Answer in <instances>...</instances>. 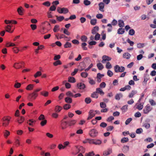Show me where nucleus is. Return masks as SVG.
<instances>
[{
	"mask_svg": "<svg viewBox=\"0 0 156 156\" xmlns=\"http://www.w3.org/2000/svg\"><path fill=\"white\" fill-rule=\"evenodd\" d=\"M24 65V62L22 61L15 62L13 65V67L16 69H21Z\"/></svg>",
	"mask_w": 156,
	"mask_h": 156,
	"instance_id": "f257e3e1",
	"label": "nucleus"
},
{
	"mask_svg": "<svg viewBox=\"0 0 156 156\" xmlns=\"http://www.w3.org/2000/svg\"><path fill=\"white\" fill-rule=\"evenodd\" d=\"M38 95V93H36L33 91L32 93L29 94L28 98L30 101H33L36 99Z\"/></svg>",
	"mask_w": 156,
	"mask_h": 156,
	"instance_id": "f03ea898",
	"label": "nucleus"
},
{
	"mask_svg": "<svg viewBox=\"0 0 156 156\" xmlns=\"http://www.w3.org/2000/svg\"><path fill=\"white\" fill-rule=\"evenodd\" d=\"M114 70L115 72H123L125 70V68L123 66H119L118 65H116L114 66Z\"/></svg>",
	"mask_w": 156,
	"mask_h": 156,
	"instance_id": "7ed1b4c3",
	"label": "nucleus"
},
{
	"mask_svg": "<svg viewBox=\"0 0 156 156\" xmlns=\"http://www.w3.org/2000/svg\"><path fill=\"white\" fill-rule=\"evenodd\" d=\"M152 109V108L149 105H147L144 108L143 110L144 114H148Z\"/></svg>",
	"mask_w": 156,
	"mask_h": 156,
	"instance_id": "20e7f679",
	"label": "nucleus"
},
{
	"mask_svg": "<svg viewBox=\"0 0 156 156\" xmlns=\"http://www.w3.org/2000/svg\"><path fill=\"white\" fill-rule=\"evenodd\" d=\"M81 150H83V151H82V152H84V148L82 147H77L75 150L73 151L72 154L75 155L79 153Z\"/></svg>",
	"mask_w": 156,
	"mask_h": 156,
	"instance_id": "39448f33",
	"label": "nucleus"
},
{
	"mask_svg": "<svg viewBox=\"0 0 156 156\" xmlns=\"http://www.w3.org/2000/svg\"><path fill=\"white\" fill-rule=\"evenodd\" d=\"M5 31L9 33H12L13 32L14 28H12V24H9L5 27Z\"/></svg>",
	"mask_w": 156,
	"mask_h": 156,
	"instance_id": "423d86ee",
	"label": "nucleus"
},
{
	"mask_svg": "<svg viewBox=\"0 0 156 156\" xmlns=\"http://www.w3.org/2000/svg\"><path fill=\"white\" fill-rule=\"evenodd\" d=\"M89 134L91 137H94L97 136L98 132L96 129H93L90 131Z\"/></svg>",
	"mask_w": 156,
	"mask_h": 156,
	"instance_id": "0eeeda50",
	"label": "nucleus"
},
{
	"mask_svg": "<svg viewBox=\"0 0 156 156\" xmlns=\"http://www.w3.org/2000/svg\"><path fill=\"white\" fill-rule=\"evenodd\" d=\"M97 112L96 111H94V110H91L90 111L89 113L88 116L87 118V120H89L91 119L96 114Z\"/></svg>",
	"mask_w": 156,
	"mask_h": 156,
	"instance_id": "6e6552de",
	"label": "nucleus"
},
{
	"mask_svg": "<svg viewBox=\"0 0 156 156\" xmlns=\"http://www.w3.org/2000/svg\"><path fill=\"white\" fill-rule=\"evenodd\" d=\"M102 60L101 62L104 63L107 62H108L110 61L112 58L111 57L106 55H104L102 57Z\"/></svg>",
	"mask_w": 156,
	"mask_h": 156,
	"instance_id": "1a4fd4ad",
	"label": "nucleus"
},
{
	"mask_svg": "<svg viewBox=\"0 0 156 156\" xmlns=\"http://www.w3.org/2000/svg\"><path fill=\"white\" fill-rule=\"evenodd\" d=\"M20 137L17 136L14 138V145L16 147H18L20 145Z\"/></svg>",
	"mask_w": 156,
	"mask_h": 156,
	"instance_id": "9d476101",
	"label": "nucleus"
},
{
	"mask_svg": "<svg viewBox=\"0 0 156 156\" xmlns=\"http://www.w3.org/2000/svg\"><path fill=\"white\" fill-rule=\"evenodd\" d=\"M61 127L62 129H66L67 127V123L66 121H62L61 124Z\"/></svg>",
	"mask_w": 156,
	"mask_h": 156,
	"instance_id": "9b49d317",
	"label": "nucleus"
},
{
	"mask_svg": "<svg viewBox=\"0 0 156 156\" xmlns=\"http://www.w3.org/2000/svg\"><path fill=\"white\" fill-rule=\"evenodd\" d=\"M91 144H95L96 145H99L101 143V141L99 140L91 139Z\"/></svg>",
	"mask_w": 156,
	"mask_h": 156,
	"instance_id": "f8f14e48",
	"label": "nucleus"
},
{
	"mask_svg": "<svg viewBox=\"0 0 156 156\" xmlns=\"http://www.w3.org/2000/svg\"><path fill=\"white\" fill-rule=\"evenodd\" d=\"M99 9L101 12H104V3L103 2H101L98 4Z\"/></svg>",
	"mask_w": 156,
	"mask_h": 156,
	"instance_id": "ddd939ff",
	"label": "nucleus"
},
{
	"mask_svg": "<svg viewBox=\"0 0 156 156\" xmlns=\"http://www.w3.org/2000/svg\"><path fill=\"white\" fill-rule=\"evenodd\" d=\"M17 12L19 15H23V14L24 9L22 7L20 6L17 9Z\"/></svg>",
	"mask_w": 156,
	"mask_h": 156,
	"instance_id": "4468645a",
	"label": "nucleus"
},
{
	"mask_svg": "<svg viewBox=\"0 0 156 156\" xmlns=\"http://www.w3.org/2000/svg\"><path fill=\"white\" fill-rule=\"evenodd\" d=\"M12 119V117L9 115L5 116L3 117V118L2 119V121H7L8 122H10V120Z\"/></svg>",
	"mask_w": 156,
	"mask_h": 156,
	"instance_id": "2eb2a0df",
	"label": "nucleus"
},
{
	"mask_svg": "<svg viewBox=\"0 0 156 156\" xmlns=\"http://www.w3.org/2000/svg\"><path fill=\"white\" fill-rule=\"evenodd\" d=\"M24 120V117L22 116L19 117L16 119L17 122L20 124L23 123Z\"/></svg>",
	"mask_w": 156,
	"mask_h": 156,
	"instance_id": "dca6fc26",
	"label": "nucleus"
},
{
	"mask_svg": "<svg viewBox=\"0 0 156 156\" xmlns=\"http://www.w3.org/2000/svg\"><path fill=\"white\" fill-rule=\"evenodd\" d=\"M40 95L44 97H47L49 95V92L46 90H43L40 93Z\"/></svg>",
	"mask_w": 156,
	"mask_h": 156,
	"instance_id": "f3484780",
	"label": "nucleus"
},
{
	"mask_svg": "<svg viewBox=\"0 0 156 156\" xmlns=\"http://www.w3.org/2000/svg\"><path fill=\"white\" fill-rule=\"evenodd\" d=\"M77 87L78 88L80 89H83L85 88V86L83 83H78L77 84Z\"/></svg>",
	"mask_w": 156,
	"mask_h": 156,
	"instance_id": "a211bd4d",
	"label": "nucleus"
},
{
	"mask_svg": "<svg viewBox=\"0 0 156 156\" xmlns=\"http://www.w3.org/2000/svg\"><path fill=\"white\" fill-rule=\"evenodd\" d=\"M137 93V91L136 90H133L131 92L129 93L128 95V97L129 98H132L133 97V96L136 94Z\"/></svg>",
	"mask_w": 156,
	"mask_h": 156,
	"instance_id": "6ab92c4d",
	"label": "nucleus"
},
{
	"mask_svg": "<svg viewBox=\"0 0 156 156\" xmlns=\"http://www.w3.org/2000/svg\"><path fill=\"white\" fill-rule=\"evenodd\" d=\"M34 87V85L33 84H29L26 87V89L27 90H31Z\"/></svg>",
	"mask_w": 156,
	"mask_h": 156,
	"instance_id": "aec40b11",
	"label": "nucleus"
},
{
	"mask_svg": "<svg viewBox=\"0 0 156 156\" xmlns=\"http://www.w3.org/2000/svg\"><path fill=\"white\" fill-rule=\"evenodd\" d=\"M4 136L5 138H7L10 135V132L8 130H5L4 132Z\"/></svg>",
	"mask_w": 156,
	"mask_h": 156,
	"instance_id": "412c9836",
	"label": "nucleus"
},
{
	"mask_svg": "<svg viewBox=\"0 0 156 156\" xmlns=\"http://www.w3.org/2000/svg\"><path fill=\"white\" fill-rule=\"evenodd\" d=\"M62 109V107L60 106L57 105L55 108V111L56 112H59Z\"/></svg>",
	"mask_w": 156,
	"mask_h": 156,
	"instance_id": "4be33fe9",
	"label": "nucleus"
},
{
	"mask_svg": "<svg viewBox=\"0 0 156 156\" xmlns=\"http://www.w3.org/2000/svg\"><path fill=\"white\" fill-rule=\"evenodd\" d=\"M104 76V75L101 74L100 73H98L97 76V80L98 82H100L101 81V78Z\"/></svg>",
	"mask_w": 156,
	"mask_h": 156,
	"instance_id": "5701e85b",
	"label": "nucleus"
},
{
	"mask_svg": "<svg viewBox=\"0 0 156 156\" xmlns=\"http://www.w3.org/2000/svg\"><path fill=\"white\" fill-rule=\"evenodd\" d=\"M97 93L100 94L101 95H103L104 94V92L103 91V90L100 88H97L96 90Z\"/></svg>",
	"mask_w": 156,
	"mask_h": 156,
	"instance_id": "b1692460",
	"label": "nucleus"
},
{
	"mask_svg": "<svg viewBox=\"0 0 156 156\" xmlns=\"http://www.w3.org/2000/svg\"><path fill=\"white\" fill-rule=\"evenodd\" d=\"M131 55L128 53H125L123 55V57L126 59H129L130 58Z\"/></svg>",
	"mask_w": 156,
	"mask_h": 156,
	"instance_id": "393cba45",
	"label": "nucleus"
},
{
	"mask_svg": "<svg viewBox=\"0 0 156 156\" xmlns=\"http://www.w3.org/2000/svg\"><path fill=\"white\" fill-rule=\"evenodd\" d=\"M68 81L69 82L71 83H74L76 82L75 78L73 77H69L68 78Z\"/></svg>",
	"mask_w": 156,
	"mask_h": 156,
	"instance_id": "a878e982",
	"label": "nucleus"
},
{
	"mask_svg": "<svg viewBox=\"0 0 156 156\" xmlns=\"http://www.w3.org/2000/svg\"><path fill=\"white\" fill-rule=\"evenodd\" d=\"M16 45V44L14 43L11 42H9L6 43V44L5 46L7 47H10L14 46H15Z\"/></svg>",
	"mask_w": 156,
	"mask_h": 156,
	"instance_id": "bb28decb",
	"label": "nucleus"
},
{
	"mask_svg": "<svg viewBox=\"0 0 156 156\" xmlns=\"http://www.w3.org/2000/svg\"><path fill=\"white\" fill-rule=\"evenodd\" d=\"M35 122V121L33 119H30L28 121L27 123L30 126H33Z\"/></svg>",
	"mask_w": 156,
	"mask_h": 156,
	"instance_id": "cd10ccee",
	"label": "nucleus"
},
{
	"mask_svg": "<svg viewBox=\"0 0 156 156\" xmlns=\"http://www.w3.org/2000/svg\"><path fill=\"white\" fill-rule=\"evenodd\" d=\"M21 84L20 83L17 82L16 81L14 85V87L15 88H18L21 87Z\"/></svg>",
	"mask_w": 156,
	"mask_h": 156,
	"instance_id": "c85d7f7f",
	"label": "nucleus"
},
{
	"mask_svg": "<svg viewBox=\"0 0 156 156\" xmlns=\"http://www.w3.org/2000/svg\"><path fill=\"white\" fill-rule=\"evenodd\" d=\"M41 72L40 71H37L35 74L34 75V76L35 78L40 76L41 75Z\"/></svg>",
	"mask_w": 156,
	"mask_h": 156,
	"instance_id": "c756f323",
	"label": "nucleus"
},
{
	"mask_svg": "<svg viewBox=\"0 0 156 156\" xmlns=\"http://www.w3.org/2000/svg\"><path fill=\"white\" fill-rule=\"evenodd\" d=\"M60 29L59 26L58 25H56L55 26L53 30L54 32H56L59 30Z\"/></svg>",
	"mask_w": 156,
	"mask_h": 156,
	"instance_id": "7c9ffc66",
	"label": "nucleus"
},
{
	"mask_svg": "<svg viewBox=\"0 0 156 156\" xmlns=\"http://www.w3.org/2000/svg\"><path fill=\"white\" fill-rule=\"evenodd\" d=\"M122 94H118L115 95V98L117 100H119L120 99V98L122 97Z\"/></svg>",
	"mask_w": 156,
	"mask_h": 156,
	"instance_id": "2f4dec72",
	"label": "nucleus"
},
{
	"mask_svg": "<svg viewBox=\"0 0 156 156\" xmlns=\"http://www.w3.org/2000/svg\"><path fill=\"white\" fill-rule=\"evenodd\" d=\"M97 66L98 69L100 70H101L104 68L103 65L101 63L97 64Z\"/></svg>",
	"mask_w": 156,
	"mask_h": 156,
	"instance_id": "473e14b6",
	"label": "nucleus"
},
{
	"mask_svg": "<svg viewBox=\"0 0 156 156\" xmlns=\"http://www.w3.org/2000/svg\"><path fill=\"white\" fill-rule=\"evenodd\" d=\"M76 120H72L69 122V125L70 126H73L76 124Z\"/></svg>",
	"mask_w": 156,
	"mask_h": 156,
	"instance_id": "72a5a7b5",
	"label": "nucleus"
},
{
	"mask_svg": "<svg viewBox=\"0 0 156 156\" xmlns=\"http://www.w3.org/2000/svg\"><path fill=\"white\" fill-rule=\"evenodd\" d=\"M47 123V120L45 119L44 120H41V122L40 124V125L42 126H43L45 125Z\"/></svg>",
	"mask_w": 156,
	"mask_h": 156,
	"instance_id": "f704fd0d",
	"label": "nucleus"
},
{
	"mask_svg": "<svg viewBox=\"0 0 156 156\" xmlns=\"http://www.w3.org/2000/svg\"><path fill=\"white\" fill-rule=\"evenodd\" d=\"M23 133V131L20 129H19L16 131V134L19 136L22 135Z\"/></svg>",
	"mask_w": 156,
	"mask_h": 156,
	"instance_id": "c9c22d12",
	"label": "nucleus"
},
{
	"mask_svg": "<svg viewBox=\"0 0 156 156\" xmlns=\"http://www.w3.org/2000/svg\"><path fill=\"white\" fill-rule=\"evenodd\" d=\"M65 101L68 103H71L72 102V99L69 97H67L65 98Z\"/></svg>",
	"mask_w": 156,
	"mask_h": 156,
	"instance_id": "e433bc0d",
	"label": "nucleus"
},
{
	"mask_svg": "<svg viewBox=\"0 0 156 156\" xmlns=\"http://www.w3.org/2000/svg\"><path fill=\"white\" fill-rule=\"evenodd\" d=\"M62 64V62L59 60H58L53 63V65L55 66H56L58 65H60Z\"/></svg>",
	"mask_w": 156,
	"mask_h": 156,
	"instance_id": "4c0bfd02",
	"label": "nucleus"
},
{
	"mask_svg": "<svg viewBox=\"0 0 156 156\" xmlns=\"http://www.w3.org/2000/svg\"><path fill=\"white\" fill-rule=\"evenodd\" d=\"M56 19L57 21L61 22L64 19V18L63 16H56Z\"/></svg>",
	"mask_w": 156,
	"mask_h": 156,
	"instance_id": "58836bf2",
	"label": "nucleus"
},
{
	"mask_svg": "<svg viewBox=\"0 0 156 156\" xmlns=\"http://www.w3.org/2000/svg\"><path fill=\"white\" fill-rule=\"evenodd\" d=\"M143 105L141 103L136 105V108L139 110H142L143 108Z\"/></svg>",
	"mask_w": 156,
	"mask_h": 156,
	"instance_id": "ea45409f",
	"label": "nucleus"
},
{
	"mask_svg": "<svg viewBox=\"0 0 156 156\" xmlns=\"http://www.w3.org/2000/svg\"><path fill=\"white\" fill-rule=\"evenodd\" d=\"M83 143L84 144L89 143V144H91V139H86L83 141Z\"/></svg>",
	"mask_w": 156,
	"mask_h": 156,
	"instance_id": "a19ab883",
	"label": "nucleus"
},
{
	"mask_svg": "<svg viewBox=\"0 0 156 156\" xmlns=\"http://www.w3.org/2000/svg\"><path fill=\"white\" fill-rule=\"evenodd\" d=\"M12 50L15 53H17L20 51L18 47H15L12 48Z\"/></svg>",
	"mask_w": 156,
	"mask_h": 156,
	"instance_id": "79ce46f5",
	"label": "nucleus"
},
{
	"mask_svg": "<svg viewBox=\"0 0 156 156\" xmlns=\"http://www.w3.org/2000/svg\"><path fill=\"white\" fill-rule=\"evenodd\" d=\"M63 108L64 109L67 110L71 108V105L69 104H66L64 105Z\"/></svg>",
	"mask_w": 156,
	"mask_h": 156,
	"instance_id": "37998d69",
	"label": "nucleus"
},
{
	"mask_svg": "<svg viewBox=\"0 0 156 156\" xmlns=\"http://www.w3.org/2000/svg\"><path fill=\"white\" fill-rule=\"evenodd\" d=\"M9 123V122L7 121H2V126L4 127L7 126Z\"/></svg>",
	"mask_w": 156,
	"mask_h": 156,
	"instance_id": "c03bdc74",
	"label": "nucleus"
},
{
	"mask_svg": "<svg viewBox=\"0 0 156 156\" xmlns=\"http://www.w3.org/2000/svg\"><path fill=\"white\" fill-rule=\"evenodd\" d=\"M88 79L89 80V82L90 84L91 85H94L95 84V82L92 79L90 78H89Z\"/></svg>",
	"mask_w": 156,
	"mask_h": 156,
	"instance_id": "a18cd8bd",
	"label": "nucleus"
},
{
	"mask_svg": "<svg viewBox=\"0 0 156 156\" xmlns=\"http://www.w3.org/2000/svg\"><path fill=\"white\" fill-rule=\"evenodd\" d=\"M112 66L111 64L109 62H107L106 65V68L107 69H110L112 68Z\"/></svg>",
	"mask_w": 156,
	"mask_h": 156,
	"instance_id": "49530a36",
	"label": "nucleus"
},
{
	"mask_svg": "<svg viewBox=\"0 0 156 156\" xmlns=\"http://www.w3.org/2000/svg\"><path fill=\"white\" fill-rule=\"evenodd\" d=\"M149 102L152 106L155 105H156V103L153 99H150L149 100Z\"/></svg>",
	"mask_w": 156,
	"mask_h": 156,
	"instance_id": "de8ad7c7",
	"label": "nucleus"
},
{
	"mask_svg": "<svg viewBox=\"0 0 156 156\" xmlns=\"http://www.w3.org/2000/svg\"><path fill=\"white\" fill-rule=\"evenodd\" d=\"M81 40L83 42H86L87 41V37L86 36L83 35L81 37Z\"/></svg>",
	"mask_w": 156,
	"mask_h": 156,
	"instance_id": "09e8293b",
	"label": "nucleus"
},
{
	"mask_svg": "<svg viewBox=\"0 0 156 156\" xmlns=\"http://www.w3.org/2000/svg\"><path fill=\"white\" fill-rule=\"evenodd\" d=\"M98 30V27L97 26H95L94 27V29L92 30V33L93 34L96 33V31Z\"/></svg>",
	"mask_w": 156,
	"mask_h": 156,
	"instance_id": "8fccbe9b",
	"label": "nucleus"
},
{
	"mask_svg": "<svg viewBox=\"0 0 156 156\" xmlns=\"http://www.w3.org/2000/svg\"><path fill=\"white\" fill-rule=\"evenodd\" d=\"M98 93H97V91L96 92L93 93L91 95V97L93 98H98V95L97 94Z\"/></svg>",
	"mask_w": 156,
	"mask_h": 156,
	"instance_id": "3c124183",
	"label": "nucleus"
},
{
	"mask_svg": "<svg viewBox=\"0 0 156 156\" xmlns=\"http://www.w3.org/2000/svg\"><path fill=\"white\" fill-rule=\"evenodd\" d=\"M144 43H138L137 44V46L138 48H143L144 46Z\"/></svg>",
	"mask_w": 156,
	"mask_h": 156,
	"instance_id": "603ef678",
	"label": "nucleus"
},
{
	"mask_svg": "<svg viewBox=\"0 0 156 156\" xmlns=\"http://www.w3.org/2000/svg\"><path fill=\"white\" fill-rule=\"evenodd\" d=\"M129 147L128 146H125L123 147V152H126L129 150Z\"/></svg>",
	"mask_w": 156,
	"mask_h": 156,
	"instance_id": "864d4df0",
	"label": "nucleus"
},
{
	"mask_svg": "<svg viewBox=\"0 0 156 156\" xmlns=\"http://www.w3.org/2000/svg\"><path fill=\"white\" fill-rule=\"evenodd\" d=\"M58 114L56 113V112H54L52 113L51 116L52 117L55 119H57L58 118Z\"/></svg>",
	"mask_w": 156,
	"mask_h": 156,
	"instance_id": "5fc2aeb1",
	"label": "nucleus"
},
{
	"mask_svg": "<svg viewBox=\"0 0 156 156\" xmlns=\"http://www.w3.org/2000/svg\"><path fill=\"white\" fill-rule=\"evenodd\" d=\"M128 105H125L123 106L122 108L121 109L123 112H125L128 109Z\"/></svg>",
	"mask_w": 156,
	"mask_h": 156,
	"instance_id": "6e6d98bb",
	"label": "nucleus"
},
{
	"mask_svg": "<svg viewBox=\"0 0 156 156\" xmlns=\"http://www.w3.org/2000/svg\"><path fill=\"white\" fill-rule=\"evenodd\" d=\"M90 23L92 25H95L97 23V20L95 19L91 20Z\"/></svg>",
	"mask_w": 156,
	"mask_h": 156,
	"instance_id": "4d7b16f0",
	"label": "nucleus"
},
{
	"mask_svg": "<svg viewBox=\"0 0 156 156\" xmlns=\"http://www.w3.org/2000/svg\"><path fill=\"white\" fill-rule=\"evenodd\" d=\"M71 47V44L69 42H67L64 45V47L65 48H70Z\"/></svg>",
	"mask_w": 156,
	"mask_h": 156,
	"instance_id": "13d9d810",
	"label": "nucleus"
},
{
	"mask_svg": "<svg viewBox=\"0 0 156 156\" xmlns=\"http://www.w3.org/2000/svg\"><path fill=\"white\" fill-rule=\"evenodd\" d=\"M88 74L86 72H82L81 73V76L83 77L86 78L88 76Z\"/></svg>",
	"mask_w": 156,
	"mask_h": 156,
	"instance_id": "bf43d9fd",
	"label": "nucleus"
},
{
	"mask_svg": "<svg viewBox=\"0 0 156 156\" xmlns=\"http://www.w3.org/2000/svg\"><path fill=\"white\" fill-rule=\"evenodd\" d=\"M38 119L39 120H43L45 119L44 116L43 114H41L38 117Z\"/></svg>",
	"mask_w": 156,
	"mask_h": 156,
	"instance_id": "052dcab7",
	"label": "nucleus"
},
{
	"mask_svg": "<svg viewBox=\"0 0 156 156\" xmlns=\"http://www.w3.org/2000/svg\"><path fill=\"white\" fill-rule=\"evenodd\" d=\"M119 25L120 27H123L124 26V23L123 21L119 20Z\"/></svg>",
	"mask_w": 156,
	"mask_h": 156,
	"instance_id": "680f3d73",
	"label": "nucleus"
},
{
	"mask_svg": "<svg viewBox=\"0 0 156 156\" xmlns=\"http://www.w3.org/2000/svg\"><path fill=\"white\" fill-rule=\"evenodd\" d=\"M129 139L127 138L124 137L121 140V142L122 143H124L128 142Z\"/></svg>",
	"mask_w": 156,
	"mask_h": 156,
	"instance_id": "e2e57ef3",
	"label": "nucleus"
},
{
	"mask_svg": "<svg viewBox=\"0 0 156 156\" xmlns=\"http://www.w3.org/2000/svg\"><path fill=\"white\" fill-rule=\"evenodd\" d=\"M94 152H92L86 153L85 156H94Z\"/></svg>",
	"mask_w": 156,
	"mask_h": 156,
	"instance_id": "0e129e2a",
	"label": "nucleus"
},
{
	"mask_svg": "<svg viewBox=\"0 0 156 156\" xmlns=\"http://www.w3.org/2000/svg\"><path fill=\"white\" fill-rule=\"evenodd\" d=\"M66 95L69 97H73V94L70 91L67 92L66 93Z\"/></svg>",
	"mask_w": 156,
	"mask_h": 156,
	"instance_id": "69168bd1",
	"label": "nucleus"
},
{
	"mask_svg": "<svg viewBox=\"0 0 156 156\" xmlns=\"http://www.w3.org/2000/svg\"><path fill=\"white\" fill-rule=\"evenodd\" d=\"M143 129L141 128L137 129L136 131V133L137 134H140L143 132Z\"/></svg>",
	"mask_w": 156,
	"mask_h": 156,
	"instance_id": "338daca9",
	"label": "nucleus"
},
{
	"mask_svg": "<svg viewBox=\"0 0 156 156\" xmlns=\"http://www.w3.org/2000/svg\"><path fill=\"white\" fill-rule=\"evenodd\" d=\"M124 32V29H123L122 28H119L118 31V33L119 34H122Z\"/></svg>",
	"mask_w": 156,
	"mask_h": 156,
	"instance_id": "774afa93",
	"label": "nucleus"
}]
</instances>
